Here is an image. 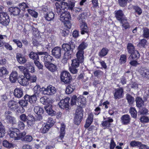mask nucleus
Listing matches in <instances>:
<instances>
[{"label": "nucleus", "instance_id": "obj_1", "mask_svg": "<svg viewBox=\"0 0 149 149\" xmlns=\"http://www.w3.org/2000/svg\"><path fill=\"white\" fill-rule=\"evenodd\" d=\"M67 3L65 2H60L59 3L56 2L55 4L56 8L55 11L59 14L63 12L65 8V4L67 5ZM70 17V13L68 12H65L62 13L60 15V20L63 22L65 24L68 23Z\"/></svg>", "mask_w": 149, "mask_h": 149}, {"label": "nucleus", "instance_id": "obj_2", "mask_svg": "<svg viewBox=\"0 0 149 149\" xmlns=\"http://www.w3.org/2000/svg\"><path fill=\"white\" fill-rule=\"evenodd\" d=\"M39 55H42L41 56V60L44 62L45 65H46L51 63H54V61L53 57L48 54L46 52H39Z\"/></svg>", "mask_w": 149, "mask_h": 149}, {"label": "nucleus", "instance_id": "obj_3", "mask_svg": "<svg viewBox=\"0 0 149 149\" xmlns=\"http://www.w3.org/2000/svg\"><path fill=\"white\" fill-rule=\"evenodd\" d=\"M61 81L65 84H69L72 80V77L70 73L67 71L62 72L60 75Z\"/></svg>", "mask_w": 149, "mask_h": 149}, {"label": "nucleus", "instance_id": "obj_4", "mask_svg": "<svg viewBox=\"0 0 149 149\" xmlns=\"http://www.w3.org/2000/svg\"><path fill=\"white\" fill-rule=\"evenodd\" d=\"M83 109L81 107L77 109L74 119L75 124L78 125L80 123L83 116Z\"/></svg>", "mask_w": 149, "mask_h": 149}, {"label": "nucleus", "instance_id": "obj_5", "mask_svg": "<svg viewBox=\"0 0 149 149\" xmlns=\"http://www.w3.org/2000/svg\"><path fill=\"white\" fill-rule=\"evenodd\" d=\"M40 90L42 94L48 95H52L56 91L55 88L52 85L48 86L46 88H42Z\"/></svg>", "mask_w": 149, "mask_h": 149}, {"label": "nucleus", "instance_id": "obj_6", "mask_svg": "<svg viewBox=\"0 0 149 149\" xmlns=\"http://www.w3.org/2000/svg\"><path fill=\"white\" fill-rule=\"evenodd\" d=\"M9 16L6 13H0V23L4 26L8 25L9 22Z\"/></svg>", "mask_w": 149, "mask_h": 149}, {"label": "nucleus", "instance_id": "obj_7", "mask_svg": "<svg viewBox=\"0 0 149 149\" xmlns=\"http://www.w3.org/2000/svg\"><path fill=\"white\" fill-rule=\"evenodd\" d=\"M70 98L69 97L65 98L64 99L61 100L59 103V105L60 107L62 109H65L67 110L68 109L69 105V102Z\"/></svg>", "mask_w": 149, "mask_h": 149}, {"label": "nucleus", "instance_id": "obj_8", "mask_svg": "<svg viewBox=\"0 0 149 149\" xmlns=\"http://www.w3.org/2000/svg\"><path fill=\"white\" fill-rule=\"evenodd\" d=\"M61 48L58 47L54 48L52 51V55L57 58H60L61 54Z\"/></svg>", "mask_w": 149, "mask_h": 149}, {"label": "nucleus", "instance_id": "obj_9", "mask_svg": "<svg viewBox=\"0 0 149 149\" xmlns=\"http://www.w3.org/2000/svg\"><path fill=\"white\" fill-rule=\"evenodd\" d=\"M53 122L50 119L43 127L42 130V132L45 134L48 132L50 128L53 125Z\"/></svg>", "mask_w": 149, "mask_h": 149}, {"label": "nucleus", "instance_id": "obj_10", "mask_svg": "<svg viewBox=\"0 0 149 149\" xmlns=\"http://www.w3.org/2000/svg\"><path fill=\"white\" fill-rule=\"evenodd\" d=\"M9 135L10 137L14 138L15 140H17L19 130L16 128H11L10 129Z\"/></svg>", "mask_w": 149, "mask_h": 149}, {"label": "nucleus", "instance_id": "obj_11", "mask_svg": "<svg viewBox=\"0 0 149 149\" xmlns=\"http://www.w3.org/2000/svg\"><path fill=\"white\" fill-rule=\"evenodd\" d=\"M123 91L122 88L116 89L114 94V97L115 99H119L122 97L123 95Z\"/></svg>", "mask_w": 149, "mask_h": 149}, {"label": "nucleus", "instance_id": "obj_12", "mask_svg": "<svg viewBox=\"0 0 149 149\" xmlns=\"http://www.w3.org/2000/svg\"><path fill=\"white\" fill-rule=\"evenodd\" d=\"M25 76L26 77L24 76H21L19 77L18 79V82L20 85L23 86H25L29 84L28 79V76Z\"/></svg>", "mask_w": 149, "mask_h": 149}, {"label": "nucleus", "instance_id": "obj_13", "mask_svg": "<svg viewBox=\"0 0 149 149\" xmlns=\"http://www.w3.org/2000/svg\"><path fill=\"white\" fill-rule=\"evenodd\" d=\"M16 58L18 62L20 64H24L27 61L24 56L20 53L17 54Z\"/></svg>", "mask_w": 149, "mask_h": 149}, {"label": "nucleus", "instance_id": "obj_14", "mask_svg": "<svg viewBox=\"0 0 149 149\" xmlns=\"http://www.w3.org/2000/svg\"><path fill=\"white\" fill-rule=\"evenodd\" d=\"M115 16L116 19L120 22L123 19L125 18L124 17V15L123 11L121 10H119L115 12Z\"/></svg>", "mask_w": 149, "mask_h": 149}, {"label": "nucleus", "instance_id": "obj_15", "mask_svg": "<svg viewBox=\"0 0 149 149\" xmlns=\"http://www.w3.org/2000/svg\"><path fill=\"white\" fill-rule=\"evenodd\" d=\"M139 73L142 77L149 78V70L145 68H141L139 70Z\"/></svg>", "mask_w": 149, "mask_h": 149}, {"label": "nucleus", "instance_id": "obj_16", "mask_svg": "<svg viewBox=\"0 0 149 149\" xmlns=\"http://www.w3.org/2000/svg\"><path fill=\"white\" fill-rule=\"evenodd\" d=\"M14 94L16 97L21 98L23 95V90L20 88H16L14 90Z\"/></svg>", "mask_w": 149, "mask_h": 149}, {"label": "nucleus", "instance_id": "obj_17", "mask_svg": "<svg viewBox=\"0 0 149 149\" xmlns=\"http://www.w3.org/2000/svg\"><path fill=\"white\" fill-rule=\"evenodd\" d=\"M93 115L92 113H91L87 119L86 124L84 125L85 128L88 127L91 124L93 121Z\"/></svg>", "mask_w": 149, "mask_h": 149}, {"label": "nucleus", "instance_id": "obj_18", "mask_svg": "<svg viewBox=\"0 0 149 149\" xmlns=\"http://www.w3.org/2000/svg\"><path fill=\"white\" fill-rule=\"evenodd\" d=\"M86 98L82 96H80L77 98L78 105L82 107L86 103Z\"/></svg>", "mask_w": 149, "mask_h": 149}, {"label": "nucleus", "instance_id": "obj_19", "mask_svg": "<svg viewBox=\"0 0 149 149\" xmlns=\"http://www.w3.org/2000/svg\"><path fill=\"white\" fill-rule=\"evenodd\" d=\"M52 107V105L51 104H49L45 106L44 108L49 115L52 116L55 114L56 112L53 110Z\"/></svg>", "mask_w": 149, "mask_h": 149}, {"label": "nucleus", "instance_id": "obj_20", "mask_svg": "<svg viewBox=\"0 0 149 149\" xmlns=\"http://www.w3.org/2000/svg\"><path fill=\"white\" fill-rule=\"evenodd\" d=\"M62 48L66 52L73 51V49L75 48V46L73 45H70L67 44H64L62 45Z\"/></svg>", "mask_w": 149, "mask_h": 149}, {"label": "nucleus", "instance_id": "obj_21", "mask_svg": "<svg viewBox=\"0 0 149 149\" xmlns=\"http://www.w3.org/2000/svg\"><path fill=\"white\" fill-rule=\"evenodd\" d=\"M18 74L16 71H13L10 75L9 79L12 83H15L17 81Z\"/></svg>", "mask_w": 149, "mask_h": 149}, {"label": "nucleus", "instance_id": "obj_22", "mask_svg": "<svg viewBox=\"0 0 149 149\" xmlns=\"http://www.w3.org/2000/svg\"><path fill=\"white\" fill-rule=\"evenodd\" d=\"M9 11L14 15H18L20 13V9L16 7H12L8 9Z\"/></svg>", "mask_w": 149, "mask_h": 149}, {"label": "nucleus", "instance_id": "obj_23", "mask_svg": "<svg viewBox=\"0 0 149 149\" xmlns=\"http://www.w3.org/2000/svg\"><path fill=\"white\" fill-rule=\"evenodd\" d=\"M121 120L122 123L124 125H126L130 122V118L129 115L128 114H125L121 117Z\"/></svg>", "mask_w": 149, "mask_h": 149}, {"label": "nucleus", "instance_id": "obj_24", "mask_svg": "<svg viewBox=\"0 0 149 149\" xmlns=\"http://www.w3.org/2000/svg\"><path fill=\"white\" fill-rule=\"evenodd\" d=\"M136 105L137 107L140 108L144 105V102L142 98L139 97L136 98Z\"/></svg>", "mask_w": 149, "mask_h": 149}, {"label": "nucleus", "instance_id": "obj_25", "mask_svg": "<svg viewBox=\"0 0 149 149\" xmlns=\"http://www.w3.org/2000/svg\"><path fill=\"white\" fill-rule=\"evenodd\" d=\"M9 73V71L5 67H2L0 68V76L1 77H6L8 74Z\"/></svg>", "mask_w": 149, "mask_h": 149}, {"label": "nucleus", "instance_id": "obj_26", "mask_svg": "<svg viewBox=\"0 0 149 149\" xmlns=\"http://www.w3.org/2000/svg\"><path fill=\"white\" fill-rule=\"evenodd\" d=\"M65 125L63 124H61V126L60 128V135L58 137V139L62 140L65 134Z\"/></svg>", "mask_w": 149, "mask_h": 149}, {"label": "nucleus", "instance_id": "obj_27", "mask_svg": "<svg viewBox=\"0 0 149 149\" xmlns=\"http://www.w3.org/2000/svg\"><path fill=\"white\" fill-rule=\"evenodd\" d=\"M49 70L52 72H54L56 71L57 69V66L53 63H51L45 66Z\"/></svg>", "mask_w": 149, "mask_h": 149}, {"label": "nucleus", "instance_id": "obj_28", "mask_svg": "<svg viewBox=\"0 0 149 149\" xmlns=\"http://www.w3.org/2000/svg\"><path fill=\"white\" fill-rule=\"evenodd\" d=\"M8 107L13 110H15L17 107L16 102L14 100H10L8 103Z\"/></svg>", "mask_w": 149, "mask_h": 149}, {"label": "nucleus", "instance_id": "obj_29", "mask_svg": "<svg viewBox=\"0 0 149 149\" xmlns=\"http://www.w3.org/2000/svg\"><path fill=\"white\" fill-rule=\"evenodd\" d=\"M80 61V60H79L77 58L72 60V66L76 68H78L79 67L80 64H81L83 63V62Z\"/></svg>", "mask_w": 149, "mask_h": 149}, {"label": "nucleus", "instance_id": "obj_30", "mask_svg": "<svg viewBox=\"0 0 149 149\" xmlns=\"http://www.w3.org/2000/svg\"><path fill=\"white\" fill-rule=\"evenodd\" d=\"M84 51L78 50L76 54L77 58L83 62L84 58Z\"/></svg>", "mask_w": 149, "mask_h": 149}, {"label": "nucleus", "instance_id": "obj_31", "mask_svg": "<svg viewBox=\"0 0 149 149\" xmlns=\"http://www.w3.org/2000/svg\"><path fill=\"white\" fill-rule=\"evenodd\" d=\"M38 52L36 53L34 52H31L29 55V57L33 59L34 61L37 60H38L39 59V57L38 56V55H39Z\"/></svg>", "mask_w": 149, "mask_h": 149}, {"label": "nucleus", "instance_id": "obj_32", "mask_svg": "<svg viewBox=\"0 0 149 149\" xmlns=\"http://www.w3.org/2000/svg\"><path fill=\"white\" fill-rule=\"evenodd\" d=\"M75 88V86L74 85L70 84L67 87L65 92L67 94H69L72 92Z\"/></svg>", "mask_w": 149, "mask_h": 149}, {"label": "nucleus", "instance_id": "obj_33", "mask_svg": "<svg viewBox=\"0 0 149 149\" xmlns=\"http://www.w3.org/2000/svg\"><path fill=\"white\" fill-rule=\"evenodd\" d=\"M85 16L84 14L80 15L78 17V19L80 25L86 24L85 22Z\"/></svg>", "mask_w": 149, "mask_h": 149}, {"label": "nucleus", "instance_id": "obj_34", "mask_svg": "<svg viewBox=\"0 0 149 149\" xmlns=\"http://www.w3.org/2000/svg\"><path fill=\"white\" fill-rule=\"evenodd\" d=\"M42 46L44 48L47 49V50L52 48L53 46V45L51 43H49L47 41H45L42 42Z\"/></svg>", "mask_w": 149, "mask_h": 149}, {"label": "nucleus", "instance_id": "obj_35", "mask_svg": "<svg viewBox=\"0 0 149 149\" xmlns=\"http://www.w3.org/2000/svg\"><path fill=\"white\" fill-rule=\"evenodd\" d=\"M113 121V119L109 118L108 120L103 122L102 124V125L103 127H104V128H107L110 125V123L112 122Z\"/></svg>", "mask_w": 149, "mask_h": 149}, {"label": "nucleus", "instance_id": "obj_36", "mask_svg": "<svg viewBox=\"0 0 149 149\" xmlns=\"http://www.w3.org/2000/svg\"><path fill=\"white\" fill-rule=\"evenodd\" d=\"M109 50L106 48H103L98 53L99 56L101 57H104L108 53Z\"/></svg>", "mask_w": 149, "mask_h": 149}, {"label": "nucleus", "instance_id": "obj_37", "mask_svg": "<svg viewBox=\"0 0 149 149\" xmlns=\"http://www.w3.org/2000/svg\"><path fill=\"white\" fill-rule=\"evenodd\" d=\"M6 119L7 120V122L8 123H12V124L14 125L15 124L16 121L15 120V118L10 115H6Z\"/></svg>", "mask_w": 149, "mask_h": 149}, {"label": "nucleus", "instance_id": "obj_38", "mask_svg": "<svg viewBox=\"0 0 149 149\" xmlns=\"http://www.w3.org/2000/svg\"><path fill=\"white\" fill-rule=\"evenodd\" d=\"M40 102L43 104H47L50 103L51 100L50 99L46 97H44L40 98Z\"/></svg>", "mask_w": 149, "mask_h": 149}, {"label": "nucleus", "instance_id": "obj_39", "mask_svg": "<svg viewBox=\"0 0 149 149\" xmlns=\"http://www.w3.org/2000/svg\"><path fill=\"white\" fill-rule=\"evenodd\" d=\"M126 99L127 100L128 103L131 105L134 102V98L131 95L128 94H127L126 95Z\"/></svg>", "mask_w": 149, "mask_h": 149}, {"label": "nucleus", "instance_id": "obj_40", "mask_svg": "<svg viewBox=\"0 0 149 149\" xmlns=\"http://www.w3.org/2000/svg\"><path fill=\"white\" fill-rule=\"evenodd\" d=\"M54 16V15L53 12H49L47 13L45 16L46 19L48 21H50L52 20Z\"/></svg>", "mask_w": 149, "mask_h": 149}, {"label": "nucleus", "instance_id": "obj_41", "mask_svg": "<svg viewBox=\"0 0 149 149\" xmlns=\"http://www.w3.org/2000/svg\"><path fill=\"white\" fill-rule=\"evenodd\" d=\"M120 23L122 24V26L123 28L126 29H129L130 27V26L129 23L127 22L126 19H123L120 22Z\"/></svg>", "mask_w": 149, "mask_h": 149}, {"label": "nucleus", "instance_id": "obj_42", "mask_svg": "<svg viewBox=\"0 0 149 149\" xmlns=\"http://www.w3.org/2000/svg\"><path fill=\"white\" fill-rule=\"evenodd\" d=\"M81 33V34H84L85 33H88V29L86 24L84 25H80Z\"/></svg>", "mask_w": 149, "mask_h": 149}, {"label": "nucleus", "instance_id": "obj_43", "mask_svg": "<svg viewBox=\"0 0 149 149\" xmlns=\"http://www.w3.org/2000/svg\"><path fill=\"white\" fill-rule=\"evenodd\" d=\"M34 111L37 114H42L43 112V109L38 106H36L34 107Z\"/></svg>", "mask_w": 149, "mask_h": 149}, {"label": "nucleus", "instance_id": "obj_44", "mask_svg": "<svg viewBox=\"0 0 149 149\" xmlns=\"http://www.w3.org/2000/svg\"><path fill=\"white\" fill-rule=\"evenodd\" d=\"M34 118L32 116H27V119L26 120L27 124L29 126H31L34 122Z\"/></svg>", "mask_w": 149, "mask_h": 149}, {"label": "nucleus", "instance_id": "obj_45", "mask_svg": "<svg viewBox=\"0 0 149 149\" xmlns=\"http://www.w3.org/2000/svg\"><path fill=\"white\" fill-rule=\"evenodd\" d=\"M88 45L86 43L83 42L78 46L77 49L78 50L84 51V50L87 47Z\"/></svg>", "mask_w": 149, "mask_h": 149}, {"label": "nucleus", "instance_id": "obj_46", "mask_svg": "<svg viewBox=\"0 0 149 149\" xmlns=\"http://www.w3.org/2000/svg\"><path fill=\"white\" fill-rule=\"evenodd\" d=\"M130 56L133 59L136 60L139 58L140 54L136 50L131 54Z\"/></svg>", "mask_w": 149, "mask_h": 149}, {"label": "nucleus", "instance_id": "obj_47", "mask_svg": "<svg viewBox=\"0 0 149 149\" xmlns=\"http://www.w3.org/2000/svg\"><path fill=\"white\" fill-rule=\"evenodd\" d=\"M130 112L132 117L134 118L136 117L137 112L134 108L131 107L130 110Z\"/></svg>", "mask_w": 149, "mask_h": 149}, {"label": "nucleus", "instance_id": "obj_48", "mask_svg": "<svg viewBox=\"0 0 149 149\" xmlns=\"http://www.w3.org/2000/svg\"><path fill=\"white\" fill-rule=\"evenodd\" d=\"M127 49L128 52L131 54L135 51L134 50V46L131 43L128 44Z\"/></svg>", "mask_w": 149, "mask_h": 149}, {"label": "nucleus", "instance_id": "obj_49", "mask_svg": "<svg viewBox=\"0 0 149 149\" xmlns=\"http://www.w3.org/2000/svg\"><path fill=\"white\" fill-rule=\"evenodd\" d=\"M72 52L73 51L65 52L63 56L64 59H70L71 57V54Z\"/></svg>", "mask_w": 149, "mask_h": 149}, {"label": "nucleus", "instance_id": "obj_50", "mask_svg": "<svg viewBox=\"0 0 149 149\" xmlns=\"http://www.w3.org/2000/svg\"><path fill=\"white\" fill-rule=\"evenodd\" d=\"M41 88L39 85H36L33 88L34 93L36 95H38L40 92H41Z\"/></svg>", "mask_w": 149, "mask_h": 149}, {"label": "nucleus", "instance_id": "obj_51", "mask_svg": "<svg viewBox=\"0 0 149 149\" xmlns=\"http://www.w3.org/2000/svg\"><path fill=\"white\" fill-rule=\"evenodd\" d=\"M28 79V81H30L31 82H35L36 81L37 79V77L35 75H33L30 76L29 74H27Z\"/></svg>", "mask_w": 149, "mask_h": 149}, {"label": "nucleus", "instance_id": "obj_52", "mask_svg": "<svg viewBox=\"0 0 149 149\" xmlns=\"http://www.w3.org/2000/svg\"><path fill=\"white\" fill-rule=\"evenodd\" d=\"M3 145L4 146L8 148H10L13 147V144L9 143L6 140H4L3 141Z\"/></svg>", "mask_w": 149, "mask_h": 149}, {"label": "nucleus", "instance_id": "obj_53", "mask_svg": "<svg viewBox=\"0 0 149 149\" xmlns=\"http://www.w3.org/2000/svg\"><path fill=\"white\" fill-rule=\"evenodd\" d=\"M127 56L126 55L123 54L120 56L119 62L121 64H124L126 61Z\"/></svg>", "mask_w": 149, "mask_h": 149}, {"label": "nucleus", "instance_id": "obj_54", "mask_svg": "<svg viewBox=\"0 0 149 149\" xmlns=\"http://www.w3.org/2000/svg\"><path fill=\"white\" fill-rule=\"evenodd\" d=\"M19 6L20 8L19 9H20L24 11L26 10V9H27H27H28V6L24 3H20L19 4Z\"/></svg>", "mask_w": 149, "mask_h": 149}, {"label": "nucleus", "instance_id": "obj_55", "mask_svg": "<svg viewBox=\"0 0 149 149\" xmlns=\"http://www.w3.org/2000/svg\"><path fill=\"white\" fill-rule=\"evenodd\" d=\"M18 68L21 72L24 74L25 76L27 75L28 74L25 72V71H26V69L25 67L23 66H19L18 67Z\"/></svg>", "mask_w": 149, "mask_h": 149}, {"label": "nucleus", "instance_id": "obj_56", "mask_svg": "<svg viewBox=\"0 0 149 149\" xmlns=\"http://www.w3.org/2000/svg\"><path fill=\"white\" fill-rule=\"evenodd\" d=\"M141 143L138 141H132L130 143V145L132 147L139 146L141 144Z\"/></svg>", "mask_w": 149, "mask_h": 149}, {"label": "nucleus", "instance_id": "obj_57", "mask_svg": "<svg viewBox=\"0 0 149 149\" xmlns=\"http://www.w3.org/2000/svg\"><path fill=\"white\" fill-rule=\"evenodd\" d=\"M143 36L144 38H148L149 37V29L146 28L143 31Z\"/></svg>", "mask_w": 149, "mask_h": 149}, {"label": "nucleus", "instance_id": "obj_58", "mask_svg": "<svg viewBox=\"0 0 149 149\" xmlns=\"http://www.w3.org/2000/svg\"><path fill=\"white\" fill-rule=\"evenodd\" d=\"M77 96L75 95H73L71 98V104L72 105H76L77 99Z\"/></svg>", "mask_w": 149, "mask_h": 149}, {"label": "nucleus", "instance_id": "obj_59", "mask_svg": "<svg viewBox=\"0 0 149 149\" xmlns=\"http://www.w3.org/2000/svg\"><path fill=\"white\" fill-rule=\"evenodd\" d=\"M38 95H36L35 94L31 96V99L30 103H34L36 102L37 100L36 96H38Z\"/></svg>", "mask_w": 149, "mask_h": 149}, {"label": "nucleus", "instance_id": "obj_60", "mask_svg": "<svg viewBox=\"0 0 149 149\" xmlns=\"http://www.w3.org/2000/svg\"><path fill=\"white\" fill-rule=\"evenodd\" d=\"M27 11L34 17L36 18L37 17L38 14L35 11L29 9H27Z\"/></svg>", "mask_w": 149, "mask_h": 149}, {"label": "nucleus", "instance_id": "obj_61", "mask_svg": "<svg viewBox=\"0 0 149 149\" xmlns=\"http://www.w3.org/2000/svg\"><path fill=\"white\" fill-rule=\"evenodd\" d=\"M19 103L20 105L23 107L26 106L28 104V102L24 100H20L19 101Z\"/></svg>", "mask_w": 149, "mask_h": 149}, {"label": "nucleus", "instance_id": "obj_62", "mask_svg": "<svg viewBox=\"0 0 149 149\" xmlns=\"http://www.w3.org/2000/svg\"><path fill=\"white\" fill-rule=\"evenodd\" d=\"M32 137L30 135H26L24 138V140L27 142H31L33 140Z\"/></svg>", "mask_w": 149, "mask_h": 149}, {"label": "nucleus", "instance_id": "obj_63", "mask_svg": "<svg viewBox=\"0 0 149 149\" xmlns=\"http://www.w3.org/2000/svg\"><path fill=\"white\" fill-rule=\"evenodd\" d=\"M134 8L136 12L137 13L138 15H140L142 13V10L141 8L138 6H135L134 7Z\"/></svg>", "mask_w": 149, "mask_h": 149}, {"label": "nucleus", "instance_id": "obj_64", "mask_svg": "<svg viewBox=\"0 0 149 149\" xmlns=\"http://www.w3.org/2000/svg\"><path fill=\"white\" fill-rule=\"evenodd\" d=\"M149 118L148 117L143 116L140 118V121L142 123H147L149 121Z\"/></svg>", "mask_w": 149, "mask_h": 149}]
</instances>
